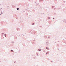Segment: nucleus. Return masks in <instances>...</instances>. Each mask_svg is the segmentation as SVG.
Instances as JSON below:
<instances>
[{
	"label": "nucleus",
	"instance_id": "5",
	"mask_svg": "<svg viewBox=\"0 0 66 66\" xmlns=\"http://www.w3.org/2000/svg\"><path fill=\"white\" fill-rule=\"evenodd\" d=\"M5 35V37H6V35Z\"/></svg>",
	"mask_w": 66,
	"mask_h": 66
},
{
	"label": "nucleus",
	"instance_id": "7",
	"mask_svg": "<svg viewBox=\"0 0 66 66\" xmlns=\"http://www.w3.org/2000/svg\"><path fill=\"white\" fill-rule=\"evenodd\" d=\"M49 53V52H47L46 53V54H47V53Z\"/></svg>",
	"mask_w": 66,
	"mask_h": 66
},
{
	"label": "nucleus",
	"instance_id": "4",
	"mask_svg": "<svg viewBox=\"0 0 66 66\" xmlns=\"http://www.w3.org/2000/svg\"><path fill=\"white\" fill-rule=\"evenodd\" d=\"M48 19H50V17H48Z\"/></svg>",
	"mask_w": 66,
	"mask_h": 66
},
{
	"label": "nucleus",
	"instance_id": "10",
	"mask_svg": "<svg viewBox=\"0 0 66 66\" xmlns=\"http://www.w3.org/2000/svg\"><path fill=\"white\" fill-rule=\"evenodd\" d=\"M53 19H54V18H53Z\"/></svg>",
	"mask_w": 66,
	"mask_h": 66
},
{
	"label": "nucleus",
	"instance_id": "1",
	"mask_svg": "<svg viewBox=\"0 0 66 66\" xmlns=\"http://www.w3.org/2000/svg\"><path fill=\"white\" fill-rule=\"evenodd\" d=\"M11 52H13V50H11Z\"/></svg>",
	"mask_w": 66,
	"mask_h": 66
},
{
	"label": "nucleus",
	"instance_id": "6",
	"mask_svg": "<svg viewBox=\"0 0 66 66\" xmlns=\"http://www.w3.org/2000/svg\"><path fill=\"white\" fill-rule=\"evenodd\" d=\"M46 49H47V50H49V49L48 48H46Z\"/></svg>",
	"mask_w": 66,
	"mask_h": 66
},
{
	"label": "nucleus",
	"instance_id": "9",
	"mask_svg": "<svg viewBox=\"0 0 66 66\" xmlns=\"http://www.w3.org/2000/svg\"><path fill=\"white\" fill-rule=\"evenodd\" d=\"M58 42H59V41H58Z\"/></svg>",
	"mask_w": 66,
	"mask_h": 66
},
{
	"label": "nucleus",
	"instance_id": "3",
	"mask_svg": "<svg viewBox=\"0 0 66 66\" xmlns=\"http://www.w3.org/2000/svg\"><path fill=\"white\" fill-rule=\"evenodd\" d=\"M19 10V8H18L17 9V10Z\"/></svg>",
	"mask_w": 66,
	"mask_h": 66
},
{
	"label": "nucleus",
	"instance_id": "2",
	"mask_svg": "<svg viewBox=\"0 0 66 66\" xmlns=\"http://www.w3.org/2000/svg\"><path fill=\"white\" fill-rule=\"evenodd\" d=\"M38 50L39 51H40V50H41L40 49H39Z\"/></svg>",
	"mask_w": 66,
	"mask_h": 66
},
{
	"label": "nucleus",
	"instance_id": "8",
	"mask_svg": "<svg viewBox=\"0 0 66 66\" xmlns=\"http://www.w3.org/2000/svg\"><path fill=\"white\" fill-rule=\"evenodd\" d=\"M34 23H33V24H32V25H34Z\"/></svg>",
	"mask_w": 66,
	"mask_h": 66
}]
</instances>
